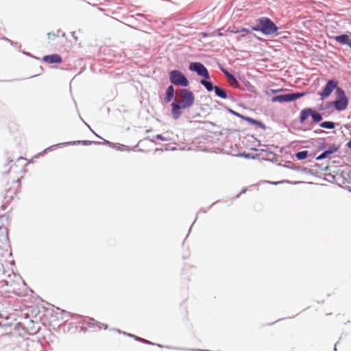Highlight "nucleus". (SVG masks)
I'll list each match as a JSON object with an SVG mask.
<instances>
[{
	"label": "nucleus",
	"mask_w": 351,
	"mask_h": 351,
	"mask_svg": "<svg viewBox=\"0 0 351 351\" xmlns=\"http://www.w3.org/2000/svg\"><path fill=\"white\" fill-rule=\"evenodd\" d=\"M311 117L313 121L315 123L319 122L322 119V117L321 114L313 110V112L311 113Z\"/></svg>",
	"instance_id": "nucleus-16"
},
{
	"label": "nucleus",
	"mask_w": 351,
	"mask_h": 351,
	"mask_svg": "<svg viewBox=\"0 0 351 351\" xmlns=\"http://www.w3.org/2000/svg\"><path fill=\"white\" fill-rule=\"evenodd\" d=\"M173 95H174V88L173 87V86H169L167 89V92H166V101L167 102H169L170 101L172 98L173 97Z\"/></svg>",
	"instance_id": "nucleus-14"
},
{
	"label": "nucleus",
	"mask_w": 351,
	"mask_h": 351,
	"mask_svg": "<svg viewBox=\"0 0 351 351\" xmlns=\"http://www.w3.org/2000/svg\"><path fill=\"white\" fill-rule=\"evenodd\" d=\"M222 71L223 73L228 77V78L230 77V76L232 75V74H230L228 71H227L226 70H224V69H222Z\"/></svg>",
	"instance_id": "nucleus-26"
},
{
	"label": "nucleus",
	"mask_w": 351,
	"mask_h": 351,
	"mask_svg": "<svg viewBox=\"0 0 351 351\" xmlns=\"http://www.w3.org/2000/svg\"><path fill=\"white\" fill-rule=\"evenodd\" d=\"M279 90H272L271 91H272V93H277V92H278Z\"/></svg>",
	"instance_id": "nucleus-29"
},
{
	"label": "nucleus",
	"mask_w": 351,
	"mask_h": 351,
	"mask_svg": "<svg viewBox=\"0 0 351 351\" xmlns=\"http://www.w3.org/2000/svg\"><path fill=\"white\" fill-rule=\"evenodd\" d=\"M239 33H241L242 36H245L247 34L250 33V31H249V29H247L246 28H243L241 30L239 29Z\"/></svg>",
	"instance_id": "nucleus-23"
},
{
	"label": "nucleus",
	"mask_w": 351,
	"mask_h": 351,
	"mask_svg": "<svg viewBox=\"0 0 351 351\" xmlns=\"http://www.w3.org/2000/svg\"><path fill=\"white\" fill-rule=\"evenodd\" d=\"M201 84L205 86L208 91H212L215 89V86H213L212 82L206 81L205 80H201Z\"/></svg>",
	"instance_id": "nucleus-15"
},
{
	"label": "nucleus",
	"mask_w": 351,
	"mask_h": 351,
	"mask_svg": "<svg viewBox=\"0 0 351 351\" xmlns=\"http://www.w3.org/2000/svg\"><path fill=\"white\" fill-rule=\"evenodd\" d=\"M305 93H295L287 95H280L275 96L272 98L273 102H289L304 97Z\"/></svg>",
	"instance_id": "nucleus-7"
},
{
	"label": "nucleus",
	"mask_w": 351,
	"mask_h": 351,
	"mask_svg": "<svg viewBox=\"0 0 351 351\" xmlns=\"http://www.w3.org/2000/svg\"><path fill=\"white\" fill-rule=\"evenodd\" d=\"M218 34H219V36H222L223 35L221 32H219Z\"/></svg>",
	"instance_id": "nucleus-30"
},
{
	"label": "nucleus",
	"mask_w": 351,
	"mask_h": 351,
	"mask_svg": "<svg viewBox=\"0 0 351 351\" xmlns=\"http://www.w3.org/2000/svg\"><path fill=\"white\" fill-rule=\"evenodd\" d=\"M170 81L175 85L187 86L189 81L186 77L179 71L173 70L170 72Z\"/></svg>",
	"instance_id": "nucleus-6"
},
{
	"label": "nucleus",
	"mask_w": 351,
	"mask_h": 351,
	"mask_svg": "<svg viewBox=\"0 0 351 351\" xmlns=\"http://www.w3.org/2000/svg\"><path fill=\"white\" fill-rule=\"evenodd\" d=\"M312 112H313V109H311V108H305V109L302 110L301 111L300 115V123H303L309 116H311Z\"/></svg>",
	"instance_id": "nucleus-12"
},
{
	"label": "nucleus",
	"mask_w": 351,
	"mask_h": 351,
	"mask_svg": "<svg viewBox=\"0 0 351 351\" xmlns=\"http://www.w3.org/2000/svg\"><path fill=\"white\" fill-rule=\"evenodd\" d=\"M226 32H230V33L237 34V33H239V29H235L234 27H233V28L229 27V28H228Z\"/></svg>",
	"instance_id": "nucleus-24"
},
{
	"label": "nucleus",
	"mask_w": 351,
	"mask_h": 351,
	"mask_svg": "<svg viewBox=\"0 0 351 351\" xmlns=\"http://www.w3.org/2000/svg\"><path fill=\"white\" fill-rule=\"evenodd\" d=\"M338 87V82L334 80H329L326 86H324L323 90L319 93L321 97V99L324 100L328 98L332 92L335 89H337Z\"/></svg>",
	"instance_id": "nucleus-8"
},
{
	"label": "nucleus",
	"mask_w": 351,
	"mask_h": 351,
	"mask_svg": "<svg viewBox=\"0 0 351 351\" xmlns=\"http://www.w3.org/2000/svg\"><path fill=\"white\" fill-rule=\"evenodd\" d=\"M3 255H4V250L1 247H0V261H1V258L3 257Z\"/></svg>",
	"instance_id": "nucleus-25"
},
{
	"label": "nucleus",
	"mask_w": 351,
	"mask_h": 351,
	"mask_svg": "<svg viewBox=\"0 0 351 351\" xmlns=\"http://www.w3.org/2000/svg\"><path fill=\"white\" fill-rule=\"evenodd\" d=\"M295 156L298 160L306 159L308 156V152L307 151L299 152L296 154Z\"/></svg>",
	"instance_id": "nucleus-19"
},
{
	"label": "nucleus",
	"mask_w": 351,
	"mask_h": 351,
	"mask_svg": "<svg viewBox=\"0 0 351 351\" xmlns=\"http://www.w3.org/2000/svg\"><path fill=\"white\" fill-rule=\"evenodd\" d=\"M0 285L5 293L23 295L26 292L25 283L20 276L14 273L8 275L0 282Z\"/></svg>",
	"instance_id": "nucleus-2"
},
{
	"label": "nucleus",
	"mask_w": 351,
	"mask_h": 351,
	"mask_svg": "<svg viewBox=\"0 0 351 351\" xmlns=\"http://www.w3.org/2000/svg\"><path fill=\"white\" fill-rule=\"evenodd\" d=\"M189 69L195 71L199 75L209 79L210 75L207 69L200 62H193L189 65Z\"/></svg>",
	"instance_id": "nucleus-9"
},
{
	"label": "nucleus",
	"mask_w": 351,
	"mask_h": 351,
	"mask_svg": "<svg viewBox=\"0 0 351 351\" xmlns=\"http://www.w3.org/2000/svg\"><path fill=\"white\" fill-rule=\"evenodd\" d=\"M3 239L5 240V241H8V233H7V232H6V233H5V234L4 235Z\"/></svg>",
	"instance_id": "nucleus-28"
},
{
	"label": "nucleus",
	"mask_w": 351,
	"mask_h": 351,
	"mask_svg": "<svg viewBox=\"0 0 351 351\" xmlns=\"http://www.w3.org/2000/svg\"><path fill=\"white\" fill-rule=\"evenodd\" d=\"M257 26L252 28L254 31H261L264 34L270 35L276 33L278 30V27L269 19L263 17L256 21Z\"/></svg>",
	"instance_id": "nucleus-4"
},
{
	"label": "nucleus",
	"mask_w": 351,
	"mask_h": 351,
	"mask_svg": "<svg viewBox=\"0 0 351 351\" xmlns=\"http://www.w3.org/2000/svg\"><path fill=\"white\" fill-rule=\"evenodd\" d=\"M334 39L340 44L348 45L351 48V41L347 34L335 36Z\"/></svg>",
	"instance_id": "nucleus-11"
},
{
	"label": "nucleus",
	"mask_w": 351,
	"mask_h": 351,
	"mask_svg": "<svg viewBox=\"0 0 351 351\" xmlns=\"http://www.w3.org/2000/svg\"><path fill=\"white\" fill-rule=\"evenodd\" d=\"M57 318H58V317H57V316H56V315H52L51 316V318H50V320H51V321H50V324L53 326V328H56V326H58H58H60V324H53V322H55V321L57 319Z\"/></svg>",
	"instance_id": "nucleus-21"
},
{
	"label": "nucleus",
	"mask_w": 351,
	"mask_h": 351,
	"mask_svg": "<svg viewBox=\"0 0 351 351\" xmlns=\"http://www.w3.org/2000/svg\"><path fill=\"white\" fill-rule=\"evenodd\" d=\"M320 126L322 128H327V129H333L335 127V123L333 122H331V121H324V122H322L320 124Z\"/></svg>",
	"instance_id": "nucleus-18"
},
{
	"label": "nucleus",
	"mask_w": 351,
	"mask_h": 351,
	"mask_svg": "<svg viewBox=\"0 0 351 351\" xmlns=\"http://www.w3.org/2000/svg\"><path fill=\"white\" fill-rule=\"evenodd\" d=\"M331 152H328V151H326V152H324V153H322L320 156H319L317 159V160H321V159H323L324 158H326L328 155H329Z\"/></svg>",
	"instance_id": "nucleus-22"
},
{
	"label": "nucleus",
	"mask_w": 351,
	"mask_h": 351,
	"mask_svg": "<svg viewBox=\"0 0 351 351\" xmlns=\"http://www.w3.org/2000/svg\"><path fill=\"white\" fill-rule=\"evenodd\" d=\"M243 118H244V119L245 121H247L248 123H250L251 124H253V125H258L259 127H263V124L261 122H260V121H258L257 120H255V119H254L252 118H250V117H243Z\"/></svg>",
	"instance_id": "nucleus-17"
},
{
	"label": "nucleus",
	"mask_w": 351,
	"mask_h": 351,
	"mask_svg": "<svg viewBox=\"0 0 351 351\" xmlns=\"http://www.w3.org/2000/svg\"><path fill=\"white\" fill-rule=\"evenodd\" d=\"M215 94L219 96V97L222 99H226L227 98V94L224 89L219 87V86H215Z\"/></svg>",
	"instance_id": "nucleus-13"
},
{
	"label": "nucleus",
	"mask_w": 351,
	"mask_h": 351,
	"mask_svg": "<svg viewBox=\"0 0 351 351\" xmlns=\"http://www.w3.org/2000/svg\"><path fill=\"white\" fill-rule=\"evenodd\" d=\"M336 94L338 99L332 102V105L339 111L345 110L348 106V101L344 91L341 88H337Z\"/></svg>",
	"instance_id": "nucleus-5"
},
{
	"label": "nucleus",
	"mask_w": 351,
	"mask_h": 351,
	"mask_svg": "<svg viewBox=\"0 0 351 351\" xmlns=\"http://www.w3.org/2000/svg\"><path fill=\"white\" fill-rule=\"evenodd\" d=\"M157 139H160L161 141H165L166 139L165 138H163L161 135H157L156 137Z\"/></svg>",
	"instance_id": "nucleus-27"
},
{
	"label": "nucleus",
	"mask_w": 351,
	"mask_h": 351,
	"mask_svg": "<svg viewBox=\"0 0 351 351\" xmlns=\"http://www.w3.org/2000/svg\"><path fill=\"white\" fill-rule=\"evenodd\" d=\"M43 61L49 64H60L62 62V58L55 53L43 56Z\"/></svg>",
	"instance_id": "nucleus-10"
},
{
	"label": "nucleus",
	"mask_w": 351,
	"mask_h": 351,
	"mask_svg": "<svg viewBox=\"0 0 351 351\" xmlns=\"http://www.w3.org/2000/svg\"><path fill=\"white\" fill-rule=\"evenodd\" d=\"M8 166V176H5L3 180V204L2 205V209L3 210L6 205L10 204L19 192L23 173V167H19L16 163L11 162Z\"/></svg>",
	"instance_id": "nucleus-1"
},
{
	"label": "nucleus",
	"mask_w": 351,
	"mask_h": 351,
	"mask_svg": "<svg viewBox=\"0 0 351 351\" xmlns=\"http://www.w3.org/2000/svg\"><path fill=\"white\" fill-rule=\"evenodd\" d=\"M179 101L172 104V115L177 119L181 114V108H187L191 106L195 100L193 93L188 89H182L179 95Z\"/></svg>",
	"instance_id": "nucleus-3"
},
{
	"label": "nucleus",
	"mask_w": 351,
	"mask_h": 351,
	"mask_svg": "<svg viewBox=\"0 0 351 351\" xmlns=\"http://www.w3.org/2000/svg\"><path fill=\"white\" fill-rule=\"evenodd\" d=\"M228 82H229L230 84L232 86H234V87L239 86L238 81L232 75L231 76H230V77L228 78Z\"/></svg>",
	"instance_id": "nucleus-20"
}]
</instances>
